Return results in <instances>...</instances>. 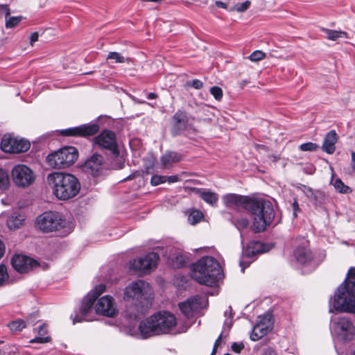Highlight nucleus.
<instances>
[{
  "mask_svg": "<svg viewBox=\"0 0 355 355\" xmlns=\"http://www.w3.org/2000/svg\"><path fill=\"white\" fill-rule=\"evenodd\" d=\"M46 181L53 195L62 200L75 197L80 189L78 180L70 173L53 172L47 175Z\"/></svg>",
  "mask_w": 355,
  "mask_h": 355,
  "instance_id": "3",
  "label": "nucleus"
},
{
  "mask_svg": "<svg viewBox=\"0 0 355 355\" xmlns=\"http://www.w3.org/2000/svg\"><path fill=\"white\" fill-rule=\"evenodd\" d=\"M203 217L202 213L199 210H193L188 216V221L191 225L199 223Z\"/></svg>",
  "mask_w": 355,
  "mask_h": 355,
  "instance_id": "32",
  "label": "nucleus"
},
{
  "mask_svg": "<svg viewBox=\"0 0 355 355\" xmlns=\"http://www.w3.org/2000/svg\"><path fill=\"white\" fill-rule=\"evenodd\" d=\"M250 6V1H245L241 3H237L235 6V10L239 12H242L245 11Z\"/></svg>",
  "mask_w": 355,
  "mask_h": 355,
  "instance_id": "44",
  "label": "nucleus"
},
{
  "mask_svg": "<svg viewBox=\"0 0 355 355\" xmlns=\"http://www.w3.org/2000/svg\"><path fill=\"white\" fill-rule=\"evenodd\" d=\"M39 34L37 32H34L31 35L30 42L31 44L33 46V44L38 40Z\"/></svg>",
  "mask_w": 355,
  "mask_h": 355,
  "instance_id": "50",
  "label": "nucleus"
},
{
  "mask_svg": "<svg viewBox=\"0 0 355 355\" xmlns=\"http://www.w3.org/2000/svg\"><path fill=\"white\" fill-rule=\"evenodd\" d=\"M166 181V176L155 175L152 176L150 183L153 186H157L160 184L164 183Z\"/></svg>",
  "mask_w": 355,
  "mask_h": 355,
  "instance_id": "43",
  "label": "nucleus"
},
{
  "mask_svg": "<svg viewBox=\"0 0 355 355\" xmlns=\"http://www.w3.org/2000/svg\"><path fill=\"white\" fill-rule=\"evenodd\" d=\"M338 141V135L334 130L329 131L325 136L322 146L323 151L328 154H333L336 150V144Z\"/></svg>",
  "mask_w": 355,
  "mask_h": 355,
  "instance_id": "24",
  "label": "nucleus"
},
{
  "mask_svg": "<svg viewBox=\"0 0 355 355\" xmlns=\"http://www.w3.org/2000/svg\"><path fill=\"white\" fill-rule=\"evenodd\" d=\"M185 263L184 259L183 256L179 255L176 257V261L175 263H174V265L177 267H182Z\"/></svg>",
  "mask_w": 355,
  "mask_h": 355,
  "instance_id": "48",
  "label": "nucleus"
},
{
  "mask_svg": "<svg viewBox=\"0 0 355 355\" xmlns=\"http://www.w3.org/2000/svg\"><path fill=\"white\" fill-rule=\"evenodd\" d=\"M8 279V274L5 265H0V286H2Z\"/></svg>",
  "mask_w": 355,
  "mask_h": 355,
  "instance_id": "42",
  "label": "nucleus"
},
{
  "mask_svg": "<svg viewBox=\"0 0 355 355\" xmlns=\"http://www.w3.org/2000/svg\"><path fill=\"white\" fill-rule=\"evenodd\" d=\"M333 185H334L335 189L337 191H338L339 193H348L352 191L351 189L348 186L345 185L343 183V182L339 178H338L335 180Z\"/></svg>",
  "mask_w": 355,
  "mask_h": 355,
  "instance_id": "33",
  "label": "nucleus"
},
{
  "mask_svg": "<svg viewBox=\"0 0 355 355\" xmlns=\"http://www.w3.org/2000/svg\"><path fill=\"white\" fill-rule=\"evenodd\" d=\"M162 1V0H158V1H159H159Z\"/></svg>",
  "mask_w": 355,
  "mask_h": 355,
  "instance_id": "63",
  "label": "nucleus"
},
{
  "mask_svg": "<svg viewBox=\"0 0 355 355\" xmlns=\"http://www.w3.org/2000/svg\"><path fill=\"white\" fill-rule=\"evenodd\" d=\"M96 311L107 317H114L116 314V309L112 297L105 295L98 300L96 304Z\"/></svg>",
  "mask_w": 355,
  "mask_h": 355,
  "instance_id": "19",
  "label": "nucleus"
},
{
  "mask_svg": "<svg viewBox=\"0 0 355 355\" xmlns=\"http://www.w3.org/2000/svg\"><path fill=\"white\" fill-rule=\"evenodd\" d=\"M299 148L302 151H316L319 148V146L317 144L313 143V142H307L302 144Z\"/></svg>",
  "mask_w": 355,
  "mask_h": 355,
  "instance_id": "36",
  "label": "nucleus"
},
{
  "mask_svg": "<svg viewBox=\"0 0 355 355\" xmlns=\"http://www.w3.org/2000/svg\"><path fill=\"white\" fill-rule=\"evenodd\" d=\"M30 142L23 139L12 137L5 135L1 142V148L3 151L10 153H23L29 149Z\"/></svg>",
  "mask_w": 355,
  "mask_h": 355,
  "instance_id": "16",
  "label": "nucleus"
},
{
  "mask_svg": "<svg viewBox=\"0 0 355 355\" xmlns=\"http://www.w3.org/2000/svg\"><path fill=\"white\" fill-rule=\"evenodd\" d=\"M271 328V327H269L268 322L264 324L258 322L252 331L250 338L254 341L258 340L266 336L270 331Z\"/></svg>",
  "mask_w": 355,
  "mask_h": 355,
  "instance_id": "26",
  "label": "nucleus"
},
{
  "mask_svg": "<svg viewBox=\"0 0 355 355\" xmlns=\"http://www.w3.org/2000/svg\"><path fill=\"white\" fill-rule=\"evenodd\" d=\"M40 336L30 340V343H46L51 341V337L44 336L47 334V327L45 324L40 325L37 331Z\"/></svg>",
  "mask_w": 355,
  "mask_h": 355,
  "instance_id": "30",
  "label": "nucleus"
},
{
  "mask_svg": "<svg viewBox=\"0 0 355 355\" xmlns=\"http://www.w3.org/2000/svg\"><path fill=\"white\" fill-rule=\"evenodd\" d=\"M86 170L93 176H98L104 169L103 157L98 154H94L85 164Z\"/></svg>",
  "mask_w": 355,
  "mask_h": 355,
  "instance_id": "22",
  "label": "nucleus"
},
{
  "mask_svg": "<svg viewBox=\"0 0 355 355\" xmlns=\"http://www.w3.org/2000/svg\"><path fill=\"white\" fill-rule=\"evenodd\" d=\"M210 93L214 97V98L217 101H220L223 96L222 89L217 86H214V87H211Z\"/></svg>",
  "mask_w": 355,
  "mask_h": 355,
  "instance_id": "41",
  "label": "nucleus"
},
{
  "mask_svg": "<svg viewBox=\"0 0 355 355\" xmlns=\"http://www.w3.org/2000/svg\"><path fill=\"white\" fill-rule=\"evenodd\" d=\"M78 157L77 149L72 146H67L49 155L46 162L53 168H64L73 164Z\"/></svg>",
  "mask_w": 355,
  "mask_h": 355,
  "instance_id": "5",
  "label": "nucleus"
},
{
  "mask_svg": "<svg viewBox=\"0 0 355 355\" xmlns=\"http://www.w3.org/2000/svg\"><path fill=\"white\" fill-rule=\"evenodd\" d=\"M152 289L150 284L141 279L132 282L124 289L123 299L126 301L135 300L137 304L130 305L125 311V317L130 320H136L148 306L151 298Z\"/></svg>",
  "mask_w": 355,
  "mask_h": 355,
  "instance_id": "2",
  "label": "nucleus"
},
{
  "mask_svg": "<svg viewBox=\"0 0 355 355\" xmlns=\"http://www.w3.org/2000/svg\"><path fill=\"white\" fill-rule=\"evenodd\" d=\"M9 184V178L7 173L2 168H0V189L5 190Z\"/></svg>",
  "mask_w": 355,
  "mask_h": 355,
  "instance_id": "35",
  "label": "nucleus"
},
{
  "mask_svg": "<svg viewBox=\"0 0 355 355\" xmlns=\"http://www.w3.org/2000/svg\"><path fill=\"white\" fill-rule=\"evenodd\" d=\"M215 3H216V6L218 8H224V9L227 8V4L221 1H216Z\"/></svg>",
  "mask_w": 355,
  "mask_h": 355,
  "instance_id": "55",
  "label": "nucleus"
},
{
  "mask_svg": "<svg viewBox=\"0 0 355 355\" xmlns=\"http://www.w3.org/2000/svg\"><path fill=\"white\" fill-rule=\"evenodd\" d=\"M207 301L205 297L196 295L188 298L185 302L179 304L182 313L187 318H192L196 313L205 307Z\"/></svg>",
  "mask_w": 355,
  "mask_h": 355,
  "instance_id": "14",
  "label": "nucleus"
},
{
  "mask_svg": "<svg viewBox=\"0 0 355 355\" xmlns=\"http://www.w3.org/2000/svg\"><path fill=\"white\" fill-rule=\"evenodd\" d=\"M301 245L294 251V257L296 261L301 265H308L313 260V254L308 248V241L304 238L301 239Z\"/></svg>",
  "mask_w": 355,
  "mask_h": 355,
  "instance_id": "20",
  "label": "nucleus"
},
{
  "mask_svg": "<svg viewBox=\"0 0 355 355\" xmlns=\"http://www.w3.org/2000/svg\"><path fill=\"white\" fill-rule=\"evenodd\" d=\"M99 130L97 124H84L60 131L63 136L88 137L95 135Z\"/></svg>",
  "mask_w": 355,
  "mask_h": 355,
  "instance_id": "18",
  "label": "nucleus"
},
{
  "mask_svg": "<svg viewBox=\"0 0 355 355\" xmlns=\"http://www.w3.org/2000/svg\"><path fill=\"white\" fill-rule=\"evenodd\" d=\"M159 256L155 252H150L144 257H139L130 262V269L142 274H146L157 268Z\"/></svg>",
  "mask_w": 355,
  "mask_h": 355,
  "instance_id": "9",
  "label": "nucleus"
},
{
  "mask_svg": "<svg viewBox=\"0 0 355 355\" xmlns=\"http://www.w3.org/2000/svg\"><path fill=\"white\" fill-rule=\"evenodd\" d=\"M330 309L332 308L338 312L355 313V296L344 289L343 285H340L335 293L333 300H330Z\"/></svg>",
  "mask_w": 355,
  "mask_h": 355,
  "instance_id": "6",
  "label": "nucleus"
},
{
  "mask_svg": "<svg viewBox=\"0 0 355 355\" xmlns=\"http://www.w3.org/2000/svg\"><path fill=\"white\" fill-rule=\"evenodd\" d=\"M259 322L263 323L264 324H266L268 322L269 327H272V315L270 313L265 314L262 316L259 317Z\"/></svg>",
  "mask_w": 355,
  "mask_h": 355,
  "instance_id": "45",
  "label": "nucleus"
},
{
  "mask_svg": "<svg viewBox=\"0 0 355 355\" xmlns=\"http://www.w3.org/2000/svg\"><path fill=\"white\" fill-rule=\"evenodd\" d=\"M105 285L101 284L96 286L92 291H91L83 299L80 307L81 317L79 318L77 315L73 318V323L80 322L83 320H87L84 317L86 316L87 313L92 309L94 303L96 298L105 291Z\"/></svg>",
  "mask_w": 355,
  "mask_h": 355,
  "instance_id": "11",
  "label": "nucleus"
},
{
  "mask_svg": "<svg viewBox=\"0 0 355 355\" xmlns=\"http://www.w3.org/2000/svg\"><path fill=\"white\" fill-rule=\"evenodd\" d=\"M21 20V17H9L6 20V27L7 28H14L19 24Z\"/></svg>",
  "mask_w": 355,
  "mask_h": 355,
  "instance_id": "37",
  "label": "nucleus"
},
{
  "mask_svg": "<svg viewBox=\"0 0 355 355\" xmlns=\"http://www.w3.org/2000/svg\"><path fill=\"white\" fill-rule=\"evenodd\" d=\"M107 59L114 60L116 63H124L125 62V58L118 52H110Z\"/></svg>",
  "mask_w": 355,
  "mask_h": 355,
  "instance_id": "38",
  "label": "nucleus"
},
{
  "mask_svg": "<svg viewBox=\"0 0 355 355\" xmlns=\"http://www.w3.org/2000/svg\"><path fill=\"white\" fill-rule=\"evenodd\" d=\"M231 347L232 351L239 353L244 348V345L243 343H234Z\"/></svg>",
  "mask_w": 355,
  "mask_h": 355,
  "instance_id": "47",
  "label": "nucleus"
},
{
  "mask_svg": "<svg viewBox=\"0 0 355 355\" xmlns=\"http://www.w3.org/2000/svg\"><path fill=\"white\" fill-rule=\"evenodd\" d=\"M234 223L236 228L239 230L245 229L249 225V221L247 218H239L234 220Z\"/></svg>",
  "mask_w": 355,
  "mask_h": 355,
  "instance_id": "40",
  "label": "nucleus"
},
{
  "mask_svg": "<svg viewBox=\"0 0 355 355\" xmlns=\"http://www.w3.org/2000/svg\"><path fill=\"white\" fill-rule=\"evenodd\" d=\"M332 334L341 341H350L355 336V327L346 317L339 318L333 322Z\"/></svg>",
  "mask_w": 355,
  "mask_h": 355,
  "instance_id": "8",
  "label": "nucleus"
},
{
  "mask_svg": "<svg viewBox=\"0 0 355 355\" xmlns=\"http://www.w3.org/2000/svg\"><path fill=\"white\" fill-rule=\"evenodd\" d=\"M190 117L182 110H178L171 120V131L173 136L180 135L190 126Z\"/></svg>",
  "mask_w": 355,
  "mask_h": 355,
  "instance_id": "17",
  "label": "nucleus"
},
{
  "mask_svg": "<svg viewBox=\"0 0 355 355\" xmlns=\"http://www.w3.org/2000/svg\"><path fill=\"white\" fill-rule=\"evenodd\" d=\"M223 202L227 208L243 207L250 211L255 232H263L275 217L272 204L264 199H252L235 193H229L223 196Z\"/></svg>",
  "mask_w": 355,
  "mask_h": 355,
  "instance_id": "1",
  "label": "nucleus"
},
{
  "mask_svg": "<svg viewBox=\"0 0 355 355\" xmlns=\"http://www.w3.org/2000/svg\"><path fill=\"white\" fill-rule=\"evenodd\" d=\"M220 338H221V334L219 336V337L217 338V340H216L215 342V344H214V347H216L218 345H220Z\"/></svg>",
  "mask_w": 355,
  "mask_h": 355,
  "instance_id": "59",
  "label": "nucleus"
},
{
  "mask_svg": "<svg viewBox=\"0 0 355 355\" xmlns=\"http://www.w3.org/2000/svg\"><path fill=\"white\" fill-rule=\"evenodd\" d=\"M181 159L182 155L175 152L166 153L161 158L162 163L165 167H168Z\"/></svg>",
  "mask_w": 355,
  "mask_h": 355,
  "instance_id": "29",
  "label": "nucleus"
},
{
  "mask_svg": "<svg viewBox=\"0 0 355 355\" xmlns=\"http://www.w3.org/2000/svg\"><path fill=\"white\" fill-rule=\"evenodd\" d=\"M340 285H343L344 289L355 296V268L349 270L346 279Z\"/></svg>",
  "mask_w": 355,
  "mask_h": 355,
  "instance_id": "27",
  "label": "nucleus"
},
{
  "mask_svg": "<svg viewBox=\"0 0 355 355\" xmlns=\"http://www.w3.org/2000/svg\"><path fill=\"white\" fill-rule=\"evenodd\" d=\"M24 220V218L21 215L12 214L7 220V225L9 229L15 230L19 228Z\"/></svg>",
  "mask_w": 355,
  "mask_h": 355,
  "instance_id": "31",
  "label": "nucleus"
},
{
  "mask_svg": "<svg viewBox=\"0 0 355 355\" xmlns=\"http://www.w3.org/2000/svg\"><path fill=\"white\" fill-rule=\"evenodd\" d=\"M94 144L101 148L109 150L114 156L119 154L116 135L112 131H102L94 138Z\"/></svg>",
  "mask_w": 355,
  "mask_h": 355,
  "instance_id": "13",
  "label": "nucleus"
},
{
  "mask_svg": "<svg viewBox=\"0 0 355 355\" xmlns=\"http://www.w3.org/2000/svg\"><path fill=\"white\" fill-rule=\"evenodd\" d=\"M216 347H214V349H213L212 353H211V355H214L215 354V353H216Z\"/></svg>",
  "mask_w": 355,
  "mask_h": 355,
  "instance_id": "60",
  "label": "nucleus"
},
{
  "mask_svg": "<svg viewBox=\"0 0 355 355\" xmlns=\"http://www.w3.org/2000/svg\"><path fill=\"white\" fill-rule=\"evenodd\" d=\"M12 177L15 184L26 188L31 186L35 180V173L24 164H18L12 170Z\"/></svg>",
  "mask_w": 355,
  "mask_h": 355,
  "instance_id": "10",
  "label": "nucleus"
},
{
  "mask_svg": "<svg viewBox=\"0 0 355 355\" xmlns=\"http://www.w3.org/2000/svg\"><path fill=\"white\" fill-rule=\"evenodd\" d=\"M269 250L270 248L268 245L259 241H251L244 250L243 255L248 258H251L257 254L266 252Z\"/></svg>",
  "mask_w": 355,
  "mask_h": 355,
  "instance_id": "23",
  "label": "nucleus"
},
{
  "mask_svg": "<svg viewBox=\"0 0 355 355\" xmlns=\"http://www.w3.org/2000/svg\"><path fill=\"white\" fill-rule=\"evenodd\" d=\"M255 147L257 150H259V149H266V146L264 145H261V144H256L255 145Z\"/></svg>",
  "mask_w": 355,
  "mask_h": 355,
  "instance_id": "58",
  "label": "nucleus"
},
{
  "mask_svg": "<svg viewBox=\"0 0 355 355\" xmlns=\"http://www.w3.org/2000/svg\"><path fill=\"white\" fill-rule=\"evenodd\" d=\"M352 161L351 166L354 171H355V152L352 151L351 153Z\"/></svg>",
  "mask_w": 355,
  "mask_h": 355,
  "instance_id": "54",
  "label": "nucleus"
},
{
  "mask_svg": "<svg viewBox=\"0 0 355 355\" xmlns=\"http://www.w3.org/2000/svg\"><path fill=\"white\" fill-rule=\"evenodd\" d=\"M130 179H131L130 176H129V177H128V178H126V180H130Z\"/></svg>",
  "mask_w": 355,
  "mask_h": 355,
  "instance_id": "61",
  "label": "nucleus"
},
{
  "mask_svg": "<svg viewBox=\"0 0 355 355\" xmlns=\"http://www.w3.org/2000/svg\"><path fill=\"white\" fill-rule=\"evenodd\" d=\"M128 334L131 336L141 338L144 339L152 336H158V331L156 327L153 315H151L142 320L138 327V329H131L128 330Z\"/></svg>",
  "mask_w": 355,
  "mask_h": 355,
  "instance_id": "15",
  "label": "nucleus"
},
{
  "mask_svg": "<svg viewBox=\"0 0 355 355\" xmlns=\"http://www.w3.org/2000/svg\"><path fill=\"white\" fill-rule=\"evenodd\" d=\"M191 277L200 284L213 286L223 277V273L218 261L205 256L192 265Z\"/></svg>",
  "mask_w": 355,
  "mask_h": 355,
  "instance_id": "4",
  "label": "nucleus"
},
{
  "mask_svg": "<svg viewBox=\"0 0 355 355\" xmlns=\"http://www.w3.org/2000/svg\"><path fill=\"white\" fill-rule=\"evenodd\" d=\"M322 32L326 34V38L331 41H337L341 38H349L347 33L343 31L331 30L328 28H322Z\"/></svg>",
  "mask_w": 355,
  "mask_h": 355,
  "instance_id": "28",
  "label": "nucleus"
},
{
  "mask_svg": "<svg viewBox=\"0 0 355 355\" xmlns=\"http://www.w3.org/2000/svg\"><path fill=\"white\" fill-rule=\"evenodd\" d=\"M266 55L264 52L257 50L253 51L249 56V59L252 62H258L266 58Z\"/></svg>",
  "mask_w": 355,
  "mask_h": 355,
  "instance_id": "39",
  "label": "nucleus"
},
{
  "mask_svg": "<svg viewBox=\"0 0 355 355\" xmlns=\"http://www.w3.org/2000/svg\"><path fill=\"white\" fill-rule=\"evenodd\" d=\"M5 252V245L0 240V259L3 255Z\"/></svg>",
  "mask_w": 355,
  "mask_h": 355,
  "instance_id": "56",
  "label": "nucleus"
},
{
  "mask_svg": "<svg viewBox=\"0 0 355 355\" xmlns=\"http://www.w3.org/2000/svg\"><path fill=\"white\" fill-rule=\"evenodd\" d=\"M147 97L148 99L152 100L155 99L157 97V95L155 93L150 92L148 94Z\"/></svg>",
  "mask_w": 355,
  "mask_h": 355,
  "instance_id": "57",
  "label": "nucleus"
},
{
  "mask_svg": "<svg viewBox=\"0 0 355 355\" xmlns=\"http://www.w3.org/2000/svg\"><path fill=\"white\" fill-rule=\"evenodd\" d=\"M239 264H240V266L241 267L242 272H244L245 268H246L250 265V262H245V261L241 260V261H240Z\"/></svg>",
  "mask_w": 355,
  "mask_h": 355,
  "instance_id": "53",
  "label": "nucleus"
},
{
  "mask_svg": "<svg viewBox=\"0 0 355 355\" xmlns=\"http://www.w3.org/2000/svg\"><path fill=\"white\" fill-rule=\"evenodd\" d=\"M190 189L195 193L199 195L205 202L212 206L215 205L218 200V194L210 190L198 188H191Z\"/></svg>",
  "mask_w": 355,
  "mask_h": 355,
  "instance_id": "25",
  "label": "nucleus"
},
{
  "mask_svg": "<svg viewBox=\"0 0 355 355\" xmlns=\"http://www.w3.org/2000/svg\"><path fill=\"white\" fill-rule=\"evenodd\" d=\"M263 355H277V354L272 347H268L263 349Z\"/></svg>",
  "mask_w": 355,
  "mask_h": 355,
  "instance_id": "49",
  "label": "nucleus"
},
{
  "mask_svg": "<svg viewBox=\"0 0 355 355\" xmlns=\"http://www.w3.org/2000/svg\"><path fill=\"white\" fill-rule=\"evenodd\" d=\"M153 315L159 335L173 331L177 325V320L173 314L164 311L158 312Z\"/></svg>",
  "mask_w": 355,
  "mask_h": 355,
  "instance_id": "12",
  "label": "nucleus"
},
{
  "mask_svg": "<svg viewBox=\"0 0 355 355\" xmlns=\"http://www.w3.org/2000/svg\"><path fill=\"white\" fill-rule=\"evenodd\" d=\"M166 181L169 183H174L179 181V178L178 175H171L168 177H166Z\"/></svg>",
  "mask_w": 355,
  "mask_h": 355,
  "instance_id": "51",
  "label": "nucleus"
},
{
  "mask_svg": "<svg viewBox=\"0 0 355 355\" xmlns=\"http://www.w3.org/2000/svg\"><path fill=\"white\" fill-rule=\"evenodd\" d=\"M36 225L44 232L59 230L64 226V220L59 213L46 211L37 218Z\"/></svg>",
  "mask_w": 355,
  "mask_h": 355,
  "instance_id": "7",
  "label": "nucleus"
},
{
  "mask_svg": "<svg viewBox=\"0 0 355 355\" xmlns=\"http://www.w3.org/2000/svg\"><path fill=\"white\" fill-rule=\"evenodd\" d=\"M26 327V323L23 320L12 321L8 324V327L12 331H20Z\"/></svg>",
  "mask_w": 355,
  "mask_h": 355,
  "instance_id": "34",
  "label": "nucleus"
},
{
  "mask_svg": "<svg viewBox=\"0 0 355 355\" xmlns=\"http://www.w3.org/2000/svg\"><path fill=\"white\" fill-rule=\"evenodd\" d=\"M352 355H355V351H354V352L353 353V354H352Z\"/></svg>",
  "mask_w": 355,
  "mask_h": 355,
  "instance_id": "62",
  "label": "nucleus"
},
{
  "mask_svg": "<svg viewBox=\"0 0 355 355\" xmlns=\"http://www.w3.org/2000/svg\"><path fill=\"white\" fill-rule=\"evenodd\" d=\"M293 216H294V217H296L297 211L300 209V208H299L297 201L295 199L293 203Z\"/></svg>",
  "mask_w": 355,
  "mask_h": 355,
  "instance_id": "52",
  "label": "nucleus"
},
{
  "mask_svg": "<svg viewBox=\"0 0 355 355\" xmlns=\"http://www.w3.org/2000/svg\"><path fill=\"white\" fill-rule=\"evenodd\" d=\"M188 84H189V85L191 86L192 87L196 89H200L203 86V83L198 79H194L191 83H189Z\"/></svg>",
  "mask_w": 355,
  "mask_h": 355,
  "instance_id": "46",
  "label": "nucleus"
},
{
  "mask_svg": "<svg viewBox=\"0 0 355 355\" xmlns=\"http://www.w3.org/2000/svg\"><path fill=\"white\" fill-rule=\"evenodd\" d=\"M12 267L19 272H27L29 270L37 265L34 259L21 254L15 255L11 261Z\"/></svg>",
  "mask_w": 355,
  "mask_h": 355,
  "instance_id": "21",
  "label": "nucleus"
}]
</instances>
